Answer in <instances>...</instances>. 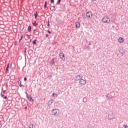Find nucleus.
Returning a JSON list of instances; mask_svg holds the SVG:
<instances>
[{"mask_svg": "<svg viewBox=\"0 0 128 128\" xmlns=\"http://www.w3.org/2000/svg\"><path fill=\"white\" fill-rule=\"evenodd\" d=\"M60 110L58 109H52V114L54 116H59Z\"/></svg>", "mask_w": 128, "mask_h": 128, "instance_id": "1", "label": "nucleus"}, {"mask_svg": "<svg viewBox=\"0 0 128 128\" xmlns=\"http://www.w3.org/2000/svg\"><path fill=\"white\" fill-rule=\"evenodd\" d=\"M110 22V19L108 16H104L102 19V22L104 24H108Z\"/></svg>", "mask_w": 128, "mask_h": 128, "instance_id": "2", "label": "nucleus"}, {"mask_svg": "<svg viewBox=\"0 0 128 128\" xmlns=\"http://www.w3.org/2000/svg\"><path fill=\"white\" fill-rule=\"evenodd\" d=\"M79 84L84 86L86 84V80L83 78H82L79 81H78Z\"/></svg>", "mask_w": 128, "mask_h": 128, "instance_id": "3", "label": "nucleus"}, {"mask_svg": "<svg viewBox=\"0 0 128 128\" xmlns=\"http://www.w3.org/2000/svg\"><path fill=\"white\" fill-rule=\"evenodd\" d=\"M84 76L82 75L78 74L77 76H76L74 77V80L76 81H80L82 78H83Z\"/></svg>", "mask_w": 128, "mask_h": 128, "instance_id": "4", "label": "nucleus"}, {"mask_svg": "<svg viewBox=\"0 0 128 128\" xmlns=\"http://www.w3.org/2000/svg\"><path fill=\"white\" fill-rule=\"evenodd\" d=\"M25 94H26V98H27L28 100L30 102H31L32 100V101H34V100L32 99V97H30L28 93L26 92H24Z\"/></svg>", "mask_w": 128, "mask_h": 128, "instance_id": "5", "label": "nucleus"}, {"mask_svg": "<svg viewBox=\"0 0 128 128\" xmlns=\"http://www.w3.org/2000/svg\"><path fill=\"white\" fill-rule=\"evenodd\" d=\"M60 58L62 60H66V57L64 56V52H60Z\"/></svg>", "mask_w": 128, "mask_h": 128, "instance_id": "6", "label": "nucleus"}, {"mask_svg": "<svg viewBox=\"0 0 128 128\" xmlns=\"http://www.w3.org/2000/svg\"><path fill=\"white\" fill-rule=\"evenodd\" d=\"M93 16L92 13L90 12H86V18H92Z\"/></svg>", "mask_w": 128, "mask_h": 128, "instance_id": "7", "label": "nucleus"}, {"mask_svg": "<svg viewBox=\"0 0 128 128\" xmlns=\"http://www.w3.org/2000/svg\"><path fill=\"white\" fill-rule=\"evenodd\" d=\"M114 119V114L112 113L111 114H108V120H112Z\"/></svg>", "mask_w": 128, "mask_h": 128, "instance_id": "8", "label": "nucleus"}, {"mask_svg": "<svg viewBox=\"0 0 128 128\" xmlns=\"http://www.w3.org/2000/svg\"><path fill=\"white\" fill-rule=\"evenodd\" d=\"M124 52H126V50L124 48H121L119 51V53L121 54L122 56H124Z\"/></svg>", "mask_w": 128, "mask_h": 128, "instance_id": "9", "label": "nucleus"}, {"mask_svg": "<svg viewBox=\"0 0 128 128\" xmlns=\"http://www.w3.org/2000/svg\"><path fill=\"white\" fill-rule=\"evenodd\" d=\"M106 97L108 98V100H110L112 98V96L110 94H108L106 95Z\"/></svg>", "mask_w": 128, "mask_h": 128, "instance_id": "10", "label": "nucleus"}, {"mask_svg": "<svg viewBox=\"0 0 128 128\" xmlns=\"http://www.w3.org/2000/svg\"><path fill=\"white\" fill-rule=\"evenodd\" d=\"M80 27V22H76V28H79Z\"/></svg>", "mask_w": 128, "mask_h": 128, "instance_id": "11", "label": "nucleus"}, {"mask_svg": "<svg viewBox=\"0 0 128 128\" xmlns=\"http://www.w3.org/2000/svg\"><path fill=\"white\" fill-rule=\"evenodd\" d=\"M54 102V100L52 99V98H51L48 102V106H51L52 104V103Z\"/></svg>", "mask_w": 128, "mask_h": 128, "instance_id": "12", "label": "nucleus"}, {"mask_svg": "<svg viewBox=\"0 0 128 128\" xmlns=\"http://www.w3.org/2000/svg\"><path fill=\"white\" fill-rule=\"evenodd\" d=\"M118 41L120 44H122V42H124V39L122 38H120Z\"/></svg>", "mask_w": 128, "mask_h": 128, "instance_id": "13", "label": "nucleus"}, {"mask_svg": "<svg viewBox=\"0 0 128 128\" xmlns=\"http://www.w3.org/2000/svg\"><path fill=\"white\" fill-rule=\"evenodd\" d=\"M86 17H87V16L85 13L82 14V18L83 20H86Z\"/></svg>", "mask_w": 128, "mask_h": 128, "instance_id": "14", "label": "nucleus"}, {"mask_svg": "<svg viewBox=\"0 0 128 128\" xmlns=\"http://www.w3.org/2000/svg\"><path fill=\"white\" fill-rule=\"evenodd\" d=\"M0 96L2 97L3 98L6 100L8 97L6 96H4V94H2V92L0 93Z\"/></svg>", "mask_w": 128, "mask_h": 128, "instance_id": "15", "label": "nucleus"}, {"mask_svg": "<svg viewBox=\"0 0 128 128\" xmlns=\"http://www.w3.org/2000/svg\"><path fill=\"white\" fill-rule=\"evenodd\" d=\"M51 64H52V65L55 64V60H54V58H52V60H51Z\"/></svg>", "mask_w": 128, "mask_h": 128, "instance_id": "16", "label": "nucleus"}, {"mask_svg": "<svg viewBox=\"0 0 128 128\" xmlns=\"http://www.w3.org/2000/svg\"><path fill=\"white\" fill-rule=\"evenodd\" d=\"M32 27L31 26H28V30L29 32H32Z\"/></svg>", "mask_w": 128, "mask_h": 128, "instance_id": "17", "label": "nucleus"}, {"mask_svg": "<svg viewBox=\"0 0 128 128\" xmlns=\"http://www.w3.org/2000/svg\"><path fill=\"white\" fill-rule=\"evenodd\" d=\"M29 128H36L34 124H30L29 126Z\"/></svg>", "mask_w": 128, "mask_h": 128, "instance_id": "18", "label": "nucleus"}, {"mask_svg": "<svg viewBox=\"0 0 128 128\" xmlns=\"http://www.w3.org/2000/svg\"><path fill=\"white\" fill-rule=\"evenodd\" d=\"M32 26L34 27H36L38 26V24L36 23V21L34 23H32Z\"/></svg>", "mask_w": 128, "mask_h": 128, "instance_id": "19", "label": "nucleus"}, {"mask_svg": "<svg viewBox=\"0 0 128 128\" xmlns=\"http://www.w3.org/2000/svg\"><path fill=\"white\" fill-rule=\"evenodd\" d=\"M37 40L35 39L34 40L32 41V44L34 45H36L37 44Z\"/></svg>", "mask_w": 128, "mask_h": 128, "instance_id": "20", "label": "nucleus"}, {"mask_svg": "<svg viewBox=\"0 0 128 128\" xmlns=\"http://www.w3.org/2000/svg\"><path fill=\"white\" fill-rule=\"evenodd\" d=\"M8 68H9V64H8L6 68V72H8Z\"/></svg>", "mask_w": 128, "mask_h": 128, "instance_id": "21", "label": "nucleus"}, {"mask_svg": "<svg viewBox=\"0 0 128 128\" xmlns=\"http://www.w3.org/2000/svg\"><path fill=\"white\" fill-rule=\"evenodd\" d=\"M38 16V12H36V14H34V16L35 18H37Z\"/></svg>", "mask_w": 128, "mask_h": 128, "instance_id": "22", "label": "nucleus"}, {"mask_svg": "<svg viewBox=\"0 0 128 128\" xmlns=\"http://www.w3.org/2000/svg\"><path fill=\"white\" fill-rule=\"evenodd\" d=\"M40 34V32L38 31H36L35 32H34V34L36 36H38Z\"/></svg>", "mask_w": 128, "mask_h": 128, "instance_id": "23", "label": "nucleus"}, {"mask_svg": "<svg viewBox=\"0 0 128 128\" xmlns=\"http://www.w3.org/2000/svg\"><path fill=\"white\" fill-rule=\"evenodd\" d=\"M87 102V98H83V102Z\"/></svg>", "mask_w": 128, "mask_h": 128, "instance_id": "24", "label": "nucleus"}, {"mask_svg": "<svg viewBox=\"0 0 128 128\" xmlns=\"http://www.w3.org/2000/svg\"><path fill=\"white\" fill-rule=\"evenodd\" d=\"M18 86H20V87L22 88L23 86L22 84V82H20V84H18Z\"/></svg>", "mask_w": 128, "mask_h": 128, "instance_id": "25", "label": "nucleus"}, {"mask_svg": "<svg viewBox=\"0 0 128 128\" xmlns=\"http://www.w3.org/2000/svg\"><path fill=\"white\" fill-rule=\"evenodd\" d=\"M123 128H128V126L126 124H124L123 126Z\"/></svg>", "mask_w": 128, "mask_h": 128, "instance_id": "26", "label": "nucleus"}, {"mask_svg": "<svg viewBox=\"0 0 128 128\" xmlns=\"http://www.w3.org/2000/svg\"><path fill=\"white\" fill-rule=\"evenodd\" d=\"M28 34V32H26V33H25V34H26V36H30V35H29V34Z\"/></svg>", "mask_w": 128, "mask_h": 128, "instance_id": "27", "label": "nucleus"}, {"mask_svg": "<svg viewBox=\"0 0 128 128\" xmlns=\"http://www.w3.org/2000/svg\"><path fill=\"white\" fill-rule=\"evenodd\" d=\"M51 4H54V0H50Z\"/></svg>", "mask_w": 128, "mask_h": 128, "instance_id": "28", "label": "nucleus"}, {"mask_svg": "<svg viewBox=\"0 0 128 128\" xmlns=\"http://www.w3.org/2000/svg\"><path fill=\"white\" fill-rule=\"evenodd\" d=\"M62 22V20H58V24H61Z\"/></svg>", "mask_w": 128, "mask_h": 128, "instance_id": "29", "label": "nucleus"}, {"mask_svg": "<svg viewBox=\"0 0 128 128\" xmlns=\"http://www.w3.org/2000/svg\"><path fill=\"white\" fill-rule=\"evenodd\" d=\"M2 90L3 94H4L6 92V90H4V88H2Z\"/></svg>", "mask_w": 128, "mask_h": 128, "instance_id": "30", "label": "nucleus"}, {"mask_svg": "<svg viewBox=\"0 0 128 128\" xmlns=\"http://www.w3.org/2000/svg\"><path fill=\"white\" fill-rule=\"evenodd\" d=\"M60 2H61V0H58L57 4H60Z\"/></svg>", "mask_w": 128, "mask_h": 128, "instance_id": "31", "label": "nucleus"}, {"mask_svg": "<svg viewBox=\"0 0 128 128\" xmlns=\"http://www.w3.org/2000/svg\"><path fill=\"white\" fill-rule=\"evenodd\" d=\"M26 50H27V48H24V53H26Z\"/></svg>", "mask_w": 128, "mask_h": 128, "instance_id": "32", "label": "nucleus"}, {"mask_svg": "<svg viewBox=\"0 0 128 128\" xmlns=\"http://www.w3.org/2000/svg\"><path fill=\"white\" fill-rule=\"evenodd\" d=\"M27 80V78L26 77L24 78V81L26 82Z\"/></svg>", "mask_w": 128, "mask_h": 128, "instance_id": "33", "label": "nucleus"}, {"mask_svg": "<svg viewBox=\"0 0 128 128\" xmlns=\"http://www.w3.org/2000/svg\"><path fill=\"white\" fill-rule=\"evenodd\" d=\"M48 33L49 34H51L52 32L50 31L49 30H48Z\"/></svg>", "mask_w": 128, "mask_h": 128, "instance_id": "34", "label": "nucleus"}, {"mask_svg": "<svg viewBox=\"0 0 128 128\" xmlns=\"http://www.w3.org/2000/svg\"><path fill=\"white\" fill-rule=\"evenodd\" d=\"M50 26V21H48V26Z\"/></svg>", "mask_w": 128, "mask_h": 128, "instance_id": "35", "label": "nucleus"}, {"mask_svg": "<svg viewBox=\"0 0 128 128\" xmlns=\"http://www.w3.org/2000/svg\"><path fill=\"white\" fill-rule=\"evenodd\" d=\"M54 96H55V93H52V96H53L54 98L55 97Z\"/></svg>", "mask_w": 128, "mask_h": 128, "instance_id": "36", "label": "nucleus"}, {"mask_svg": "<svg viewBox=\"0 0 128 128\" xmlns=\"http://www.w3.org/2000/svg\"><path fill=\"white\" fill-rule=\"evenodd\" d=\"M54 96H55L56 97L58 96V94H54Z\"/></svg>", "mask_w": 128, "mask_h": 128, "instance_id": "37", "label": "nucleus"}, {"mask_svg": "<svg viewBox=\"0 0 128 128\" xmlns=\"http://www.w3.org/2000/svg\"><path fill=\"white\" fill-rule=\"evenodd\" d=\"M44 8H47V4H44Z\"/></svg>", "mask_w": 128, "mask_h": 128, "instance_id": "38", "label": "nucleus"}, {"mask_svg": "<svg viewBox=\"0 0 128 128\" xmlns=\"http://www.w3.org/2000/svg\"><path fill=\"white\" fill-rule=\"evenodd\" d=\"M96 0H90V1H91V2H96Z\"/></svg>", "mask_w": 128, "mask_h": 128, "instance_id": "39", "label": "nucleus"}, {"mask_svg": "<svg viewBox=\"0 0 128 128\" xmlns=\"http://www.w3.org/2000/svg\"><path fill=\"white\" fill-rule=\"evenodd\" d=\"M20 38L22 40L23 38V35H22L20 36Z\"/></svg>", "mask_w": 128, "mask_h": 128, "instance_id": "40", "label": "nucleus"}, {"mask_svg": "<svg viewBox=\"0 0 128 128\" xmlns=\"http://www.w3.org/2000/svg\"><path fill=\"white\" fill-rule=\"evenodd\" d=\"M48 36H48V34H46V37H48Z\"/></svg>", "mask_w": 128, "mask_h": 128, "instance_id": "41", "label": "nucleus"}, {"mask_svg": "<svg viewBox=\"0 0 128 128\" xmlns=\"http://www.w3.org/2000/svg\"><path fill=\"white\" fill-rule=\"evenodd\" d=\"M48 4V2H44V4Z\"/></svg>", "mask_w": 128, "mask_h": 128, "instance_id": "42", "label": "nucleus"}, {"mask_svg": "<svg viewBox=\"0 0 128 128\" xmlns=\"http://www.w3.org/2000/svg\"><path fill=\"white\" fill-rule=\"evenodd\" d=\"M24 109H25V110H27V109H28V107H27V106H25V107H24Z\"/></svg>", "mask_w": 128, "mask_h": 128, "instance_id": "43", "label": "nucleus"}, {"mask_svg": "<svg viewBox=\"0 0 128 128\" xmlns=\"http://www.w3.org/2000/svg\"><path fill=\"white\" fill-rule=\"evenodd\" d=\"M22 40V39L20 38V39H19V42H20Z\"/></svg>", "mask_w": 128, "mask_h": 128, "instance_id": "44", "label": "nucleus"}, {"mask_svg": "<svg viewBox=\"0 0 128 128\" xmlns=\"http://www.w3.org/2000/svg\"><path fill=\"white\" fill-rule=\"evenodd\" d=\"M88 44H89V45H90V46H91V45H92V44H91V42H89Z\"/></svg>", "mask_w": 128, "mask_h": 128, "instance_id": "45", "label": "nucleus"}, {"mask_svg": "<svg viewBox=\"0 0 128 128\" xmlns=\"http://www.w3.org/2000/svg\"><path fill=\"white\" fill-rule=\"evenodd\" d=\"M36 32V30H34V34Z\"/></svg>", "mask_w": 128, "mask_h": 128, "instance_id": "46", "label": "nucleus"}, {"mask_svg": "<svg viewBox=\"0 0 128 128\" xmlns=\"http://www.w3.org/2000/svg\"><path fill=\"white\" fill-rule=\"evenodd\" d=\"M16 42H14V45H16Z\"/></svg>", "mask_w": 128, "mask_h": 128, "instance_id": "47", "label": "nucleus"}, {"mask_svg": "<svg viewBox=\"0 0 128 128\" xmlns=\"http://www.w3.org/2000/svg\"><path fill=\"white\" fill-rule=\"evenodd\" d=\"M50 78L49 80H50L52 78V76H50Z\"/></svg>", "mask_w": 128, "mask_h": 128, "instance_id": "48", "label": "nucleus"}, {"mask_svg": "<svg viewBox=\"0 0 128 128\" xmlns=\"http://www.w3.org/2000/svg\"><path fill=\"white\" fill-rule=\"evenodd\" d=\"M29 97L32 98V96H31V94H30Z\"/></svg>", "mask_w": 128, "mask_h": 128, "instance_id": "49", "label": "nucleus"}, {"mask_svg": "<svg viewBox=\"0 0 128 128\" xmlns=\"http://www.w3.org/2000/svg\"><path fill=\"white\" fill-rule=\"evenodd\" d=\"M54 44H56V42H54Z\"/></svg>", "mask_w": 128, "mask_h": 128, "instance_id": "50", "label": "nucleus"}]
</instances>
